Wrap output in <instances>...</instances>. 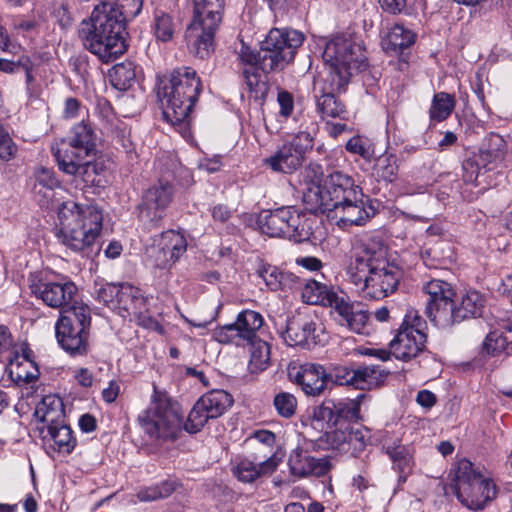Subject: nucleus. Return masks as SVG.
<instances>
[{
  "label": "nucleus",
  "mask_w": 512,
  "mask_h": 512,
  "mask_svg": "<svg viewBox=\"0 0 512 512\" xmlns=\"http://www.w3.org/2000/svg\"><path fill=\"white\" fill-rule=\"evenodd\" d=\"M347 275L366 296L382 299L395 292L403 270L382 242L371 239L354 248Z\"/></svg>",
  "instance_id": "1"
},
{
  "label": "nucleus",
  "mask_w": 512,
  "mask_h": 512,
  "mask_svg": "<svg viewBox=\"0 0 512 512\" xmlns=\"http://www.w3.org/2000/svg\"><path fill=\"white\" fill-rule=\"evenodd\" d=\"M124 22L116 0L101 1L94 7L90 22L83 23L80 36L84 46L102 62L114 61L126 50Z\"/></svg>",
  "instance_id": "2"
},
{
  "label": "nucleus",
  "mask_w": 512,
  "mask_h": 512,
  "mask_svg": "<svg viewBox=\"0 0 512 512\" xmlns=\"http://www.w3.org/2000/svg\"><path fill=\"white\" fill-rule=\"evenodd\" d=\"M201 92V80L190 67L174 69L169 77L161 80L158 98L163 116L183 136L189 134L190 113Z\"/></svg>",
  "instance_id": "3"
},
{
  "label": "nucleus",
  "mask_w": 512,
  "mask_h": 512,
  "mask_svg": "<svg viewBox=\"0 0 512 512\" xmlns=\"http://www.w3.org/2000/svg\"><path fill=\"white\" fill-rule=\"evenodd\" d=\"M57 218L59 242L72 251L88 255L102 230L103 215L99 207L67 200L58 205Z\"/></svg>",
  "instance_id": "4"
},
{
  "label": "nucleus",
  "mask_w": 512,
  "mask_h": 512,
  "mask_svg": "<svg viewBox=\"0 0 512 512\" xmlns=\"http://www.w3.org/2000/svg\"><path fill=\"white\" fill-rule=\"evenodd\" d=\"M303 41V33L297 30L273 28L262 41L257 53L243 40L236 46V53L243 67L259 66L264 73L276 72L293 61Z\"/></svg>",
  "instance_id": "5"
},
{
  "label": "nucleus",
  "mask_w": 512,
  "mask_h": 512,
  "mask_svg": "<svg viewBox=\"0 0 512 512\" xmlns=\"http://www.w3.org/2000/svg\"><path fill=\"white\" fill-rule=\"evenodd\" d=\"M322 58L330 67L332 90H343L355 73L367 67L363 43L352 33L339 34L326 41Z\"/></svg>",
  "instance_id": "6"
},
{
  "label": "nucleus",
  "mask_w": 512,
  "mask_h": 512,
  "mask_svg": "<svg viewBox=\"0 0 512 512\" xmlns=\"http://www.w3.org/2000/svg\"><path fill=\"white\" fill-rule=\"evenodd\" d=\"M451 473L454 493L467 509L483 510L497 498L498 487L493 479L468 459L459 460Z\"/></svg>",
  "instance_id": "7"
},
{
  "label": "nucleus",
  "mask_w": 512,
  "mask_h": 512,
  "mask_svg": "<svg viewBox=\"0 0 512 512\" xmlns=\"http://www.w3.org/2000/svg\"><path fill=\"white\" fill-rule=\"evenodd\" d=\"M225 0H193L192 19L185 33L189 51L205 59L214 51L215 34L222 22Z\"/></svg>",
  "instance_id": "8"
},
{
  "label": "nucleus",
  "mask_w": 512,
  "mask_h": 512,
  "mask_svg": "<svg viewBox=\"0 0 512 512\" xmlns=\"http://www.w3.org/2000/svg\"><path fill=\"white\" fill-rule=\"evenodd\" d=\"M364 197L362 189L354 180L340 171L328 174L321 183L312 182L303 192V201L308 210L325 213L336 205Z\"/></svg>",
  "instance_id": "9"
},
{
  "label": "nucleus",
  "mask_w": 512,
  "mask_h": 512,
  "mask_svg": "<svg viewBox=\"0 0 512 512\" xmlns=\"http://www.w3.org/2000/svg\"><path fill=\"white\" fill-rule=\"evenodd\" d=\"M138 421L152 440H175L180 432L181 417L173 406L170 397L154 387L148 407L138 416Z\"/></svg>",
  "instance_id": "10"
},
{
  "label": "nucleus",
  "mask_w": 512,
  "mask_h": 512,
  "mask_svg": "<svg viewBox=\"0 0 512 512\" xmlns=\"http://www.w3.org/2000/svg\"><path fill=\"white\" fill-rule=\"evenodd\" d=\"M262 323L259 322L258 326H251L249 322H229L218 325L213 329L212 337L222 344L233 343L237 346L249 344L248 369L251 373H259L268 367L270 360L269 345L256 334V330Z\"/></svg>",
  "instance_id": "11"
},
{
  "label": "nucleus",
  "mask_w": 512,
  "mask_h": 512,
  "mask_svg": "<svg viewBox=\"0 0 512 512\" xmlns=\"http://www.w3.org/2000/svg\"><path fill=\"white\" fill-rule=\"evenodd\" d=\"M95 134L92 127L85 122L75 125L68 136L55 141L52 154L59 170H74L73 160L85 156H94L96 152Z\"/></svg>",
  "instance_id": "12"
},
{
  "label": "nucleus",
  "mask_w": 512,
  "mask_h": 512,
  "mask_svg": "<svg viewBox=\"0 0 512 512\" xmlns=\"http://www.w3.org/2000/svg\"><path fill=\"white\" fill-rule=\"evenodd\" d=\"M301 297L307 304L334 309L345 320H367L371 316L366 304L352 302L346 296H338L316 280H308L304 284Z\"/></svg>",
  "instance_id": "13"
},
{
  "label": "nucleus",
  "mask_w": 512,
  "mask_h": 512,
  "mask_svg": "<svg viewBox=\"0 0 512 512\" xmlns=\"http://www.w3.org/2000/svg\"><path fill=\"white\" fill-rule=\"evenodd\" d=\"M96 298L123 319L132 316L140 318V310L145 305L139 290L126 284H104L97 289Z\"/></svg>",
  "instance_id": "14"
},
{
  "label": "nucleus",
  "mask_w": 512,
  "mask_h": 512,
  "mask_svg": "<svg viewBox=\"0 0 512 512\" xmlns=\"http://www.w3.org/2000/svg\"><path fill=\"white\" fill-rule=\"evenodd\" d=\"M187 250L184 234L175 230L162 232L148 249L151 264L159 269H170Z\"/></svg>",
  "instance_id": "15"
},
{
  "label": "nucleus",
  "mask_w": 512,
  "mask_h": 512,
  "mask_svg": "<svg viewBox=\"0 0 512 512\" xmlns=\"http://www.w3.org/2000/svg\"><path fill=\"white\" fill-rule=\"evenodd\" d=\"M174 189L167 181H159L143 194L139 204V218L144 223L156 225L173 200Z\"/></svg>",
  "instance_id": "16"
},
{
  "label": "nucleus",
  "mask_w": 512,
  "mask_h": 512,
  "mask_svg": "<svg viewBox=\"0 0 512 512\" xmlns=\"http://www.w3.org/2000/svg\"><path fill=\"white\" fill-rule=\"evenodd\" d=\"M423 291L427 295L424 315L429 320H447L451 317L455 291L446 281L433 279L427 282Z\"/></svg>",
  "instance_id": "17"
},
{
  "label": "nucleus",
  "mask_w": 512,
  "mask_h": 512,
  "mask_svg": "<svg viewBox=\"0 0 512 512\" xmlns=\"http://www.w3.org/2000/svg\"><path fill=\"white\" fill-rule=\"evenodd\" d=\"M282 338L289 346L324 345L329 341L324 322H280Z\"/></svg>",
  "instance_id": "18"
},
{
  "label": "nucleus",
  "mask_w": 512,
  "mask_h": 512,
  "mask_svg": "<svg viewBox=\"0 0 512 512\" xmlns=\"http://www.w3.org/2000/svg\"><path fill=\"white\" fill-rule=\"evenodd\" d=\"M426 335L420 327L403 322L395 337L390 341L391 354L398 360L409 361L423 351Z\"/></svg>",
  "instance_id": "19"
},
{
  "label": "nucleus",
  "mask_w": 512,
  "mask_h": 512,
  "mask_svg": "<svg viewBox=\"0 0 512 512\" xmlns=\"http://www.w3.org/2000/svg\"><path fill=\"white\" fill-rule=\"evenodd\" d=\"M288 376L308 396L321 395L327 386L326 370L320 364H290Z\"/></svg>",
  "instance_id": "20"
},
{
  "label": "nucleus",
  "mask_w": 512,
  "mask_h": 512,
  "mask_svg": "<svg viewBox=\"0 0 512 512\" xmlns=\"http://www.w3.org/2000/svg\"><path fill=\"white\" fill-rule=\"evenodd\" d=\"M325 213L339 227L347 228L365 224L375 215V209L371 204L366 203L363 197H356L355 201L346 200Z\"/></svg>",
  "instance_id": "21"
},
{
  "label": "nucleus",
  "mask_w": 512,
  "mask_h": 512,
  "mask_svg": "<svg viewBox=\"0 0 512 512\" xmlns=\"http://www.w3.org/2000/svg\"><path fill=\"white\" fill-rule=\"evenodd\" d=\"M90 322H56L55 334L59 345L71 355L87 351Z\"/></svg>",
  "instance_id": "22"
},
{
  "label": "nucleus",
  "mask_w": 512,
  "mask_h": 512,
  "mask_svg": "<svg viewBox=\"0 0 512 512\" xmlns=\"http://www.w3.org/2000/svg\"><path fill=\"white\" fill-rule=\"evenodd\" d=\"M32 293L52 308L69 304L77 292L76 285L69 280L39 281L31 286Z\"/></svg>",
  "instance_id": "23"
},
{
  "label": "nucleus",
  "mask_w": 512,
  "mask_h": 512,
  "mask_svg": "<svg viewBox=\"0 0 512 512\" xmlns=\"http://www.w3.org/2000/svg\"><path fill=\"white\" fill-rule=\"evenodd\" d=\"M291 475L297 478L308 476L320 477L325 475L331 468L330 460L326 457L315 458L307 451L294 449L288 459Z\"/></svg>",
  "instance_id": "24"
},
{
  "label": "nucleus",
  "mask_w": 512,
  "mask_h": 512,
  "mask_svg": "<svg viewBox=\"0 0 512 512\" xmlns=\"http://www.w3.org/2000/svg\"><path fill=\"white\" fill-rule=\"evenodd\" d=\"M93 157L94 156H85L79 160L75 159L73 160L75 165L74 171L73 169L71 171H61L67 175L79 178L85 186L103 188L109 182L108 172L104 163L102 161L93 160Z\"/></svg>",
  "instance_id": "25"
},
{
  "label": "nucleus",
  "mask_w": 512,
  "mask_h": 512,
  "mask_svg": "<svg viewBox=\"0 0 512 512\" xmlns=\"http://www.w3.org/2000/svg\"><path fill=\"white\" fill-rule=\"evenodd\" d=\"M288 208L286 237L295 242L309 240L314 235L316 213L311 210H309L310 213L303 212L294 206H288Z\"/></svg>",
  "instance_id": "26"
},
{
  "label": "nucleus",
  "mask_w": 512,
  "mask_h": 512,
  "mask_svg": "<svg viewBox=\"0 0 512 512\" xmlns=\"http://www.w3.org/2000/svg\"><path fill=\"white\" fill-rule=\"evenodd\" d=\"M487 316L486 298L476 290L468 291L459 305L453 306L451 317L460 320H473Z\"/></svg>",
  "instance_id": "27"
},
{
  "label": "nucleus",
  "mask_w": 512,
  "mask_h": 512,
  "mask_svg": "<svg viewBox=\"0 0 512 512\" xmlns=\"http://www.w3.org/2000/svg\"><path fill=\"white\" fill-rule=\"evenodd\" d=\"M262 162L273 172L289 174L302 165L303 159L298 152L285 142L273 155L264 158Z\"/></svg>",
  "instance_id": "28"
},
{
  "label": "nucleus",
  "mask_w": 512,
  "mask_h": 512,
  "mask_svg": "<svg viewBox=\"0 0 512 512\" xmlns=\"http://www.w3.org/2000/svg\"><path fill=\"white\" fill-rule=\"evenodd\" d=\"M337 441L335 449L341 452H350L353 456H357L366 447L370 435L369 431L364 428L351 429L349 431L336 430L330 436Z\"/></svg>",
  "instance_id": "29"
},
{
  "label": "nucleus",
  "mask_w": 512,
  "mask_h": 512,
  "mask_svg": "<svg viewBox=\"0 0 512 512\" xmlns=\"http://www.w3.org/2000/svg\"><path fill=\"white\" fill-rule=\"evenodd\" d=\"M507 152V143L499 134H490L477 155L481 166L486 170H493L504 159Z\"/></svg>",
  "instance_id": "30"
},
{
  "label": "nucleus",
  "mask_w": 512,
  "mask_h": 512,
  "mask_svg": "<svg viewBox=\"0 0 512 512\" xmlns=\"http://www.w3.org/2000/svg\"><path fill=\"white\" fill-rule=\"evenodd\" d=\"M234 476L241 482L251 483L257 478L272 474L275 471L273 461H265L259 465L250 457H240L232 468Z\"/></svg>",
  "instance_id": "31"
},
{
  "label": "nucleus",
  "mask_w": 512,
  "mask_h": 512,
  "mask_svg": "<svg viewBox=\"0 0 512 512\" xmlns=\"http://www.w3.org/2000/svg\"><path fill=\"white\" fill-rule=\"evenodd\" d=\"M256 274L271 291L284 290L291 287L295 281L294 274L284 272L276 266L263 262L258 265Z\"/></svg>",
  "instance_id": "32"
},
{
  "label": "nucleus",
  "mask_w": 512,
  "mask_h": 512,
  "mask_svg": "<svg viewBox=\"0 0 512 512\" xmlns=\"http://www.w3.org/2000/svg\"><path fill=\"white\" fill-rule=\"evenodd\" d=\"M288 216V206L265 212L259 219L262 232L270 237H286Z\"/></svg>",
  "instance_id": "33"
},
{
  "label": "nucleus",
  "mask_w": 512,
  "mask_h": 512,
  "mask_svg": "<svg viewBox=\"0 0 512 512\" xmlns=\"http://www.w3.org/2000/svg\"><path fill=\"white\" fill-rule=\"evenodd\" d=\"M340 90H332V79H330V88L328 92H323L320 96L316 97V109L321 115L322 119L339 118L341 120L347 119L348 112L344 104L339 101L334 92Z\"/></svg>",
  "instance_id": "34"
},
{
  "label": "nucleus",
  "mask_w": 512,
  "mask_h": 512,
  "mask_svg": "<svg viewBox=\"0 0 512 512\" xmlns=\"http://www.w3.org/2000/svg\"><path fill=\"white\" fill-rule=\"evenodd\" d=\"M21 355L18 349H15L14 358L9 361V370L11 377L17 382L29 383L36 378V373L29 372L25 369L26 365L33 366L32 351L28 345L23 343L20 346Z\"/></svg>",
  "instance_id": "35"
},
{
  "label": "nucleus",
  "mask_w": 512,
  "mask_h": 512,
  "mask_svg": "<svg viewBox=\"0 0 512 512\" xmlns=\"http://www.w3.org/2000/svg\"><path fill=\"white\" fill-rule=\"evenodd\" d=\"M387 373L378 366H360L355 369L353 387L360 390H371L382 385Z\"/></svg>",
  "instance_id": "36"
},
{
  "label": "nucleus",
  "mask_w": 512,
  "mask_h": 512,
  "mask_svg": "<svg viewBox=\"0 0 512 512\" xmlns=\"http://www.w3.org/2000/svg\"><path fill=\"white\" fill-rule=\"evenodd\" d=\"M47 432L58 452L70 454L74 450L76 439L71 428L65 425L63 420L47 425Z\"/></svg>",
  "instance_id": "37"
},
{
  "label": "nucleus",
  "mask_w": 512,
  "mask_h": 512,
  "mask_svg": "<svg viewBox=\"0 0 512 512\" xmlns=\"http://www.w3.org/2000/svg\"><path fill=\"white\" fill-rule=\"evenodd\" d=\"M36 183L34 185L35 194L42 195L39 199L41 206L48 207L54 195V188L59 186V181L52 170L39 168L35 173Z\"/></svg>",
  "instance_id": "38"
},
{
  "label": "nucleus",
  "mask_w": 512,
  "mask_h": 512,
  "mask_svg": "<svg viewBox=\"0 0 512 512\" xmlns=\"http://www.w3.org/2000/svg\"><path fill=\"white\" fill-rule=\"evenodd\" d=\"M210 416L218 418L223 415L233 403L232 396L224 390H211L199 398Z\"/></svg>",
  "instance_id": "39"
},
{
  "label": "nucleus",
  "mask_w": 512,
  "mask_h": 512,
  "mask_svg": "<svg viewBox=\"0 0 512 512\" xmlns=\"http://www.w3.org/2000/svg\"><path fill=\"white\" fill-rule=\"evenodd\" d=\"M35 415L47 425L62 421L64 418L62 400L54 395L45 396L37 406Z\"/></svg>",
  "instance_id": "40"
},
{
  "label": "nucleus",
  "mask_w": 512,
  "mask_h": 512,
  "mask_svg": "<svg viewBox=\"0 0 512 512\" xmlns=\"http://www.w3.org/2000/svg\"><path fill=\"white\" fill-rule=\"evenodd\" d=\"M137 66L132 61L116 64L109 71L111 84L118 90L129 89L136 80Z\"/></svg>",
  "instance_id": "41"
},
{
  "label": "nucleus",
  "mask_w": 512,
  "mask_h": 512,
  "mask_svg": "<svg viewBox=\"0 0 512 512\" xmlns=\"http://www.w3.org/2000/svg\"><path fill=\"white\" fill-rule=\"evenodd\" d=\"M179 483L175 479H167L158 484L141 488L136 496L140 502H151L169 497L176 491Z\"/></svg>",
  "instance_id": "42"
},
{
  "label": "nucleus",
  "mask_w": 512,
  "mask_h": 512,
  "mask_svg": "<svg viewBox=\"0 0 512 512\" xmlns=\"http://www.w3.org/2000/svg\"><path fill=\"white\" fill-rule=\"evenodd\" d=\"M100 114L106 121V129L115 133L116 137L121 142V145L128 150L131 146V141L129 139V130L127 126L115 116L108 103L103 104Z\"/></svg>",
  "instance_id": "43"
},
{
  "label": "nucleus",
  "mask_w": 512,
  "mask_h": 512,
  "mask_svg": "<svg viewBox=\"0 0 512 512\" xmlns=\"http://www.w3.org/2000/svg\"><path fill=\"white\" fill-rule=\"evenodd\" d=\"M312 418L321 424V428H331L338 424L336 400L325 399L319 406L313 409Z\"/></svg>",
  "instance_id": "44"
},
{
  "label": "nucleus",
  "mask_w": 512,
  "mask_h": 512,
  "mask_svg": "<svg viewBox=\"0 0 512 512\" xmlns=\"http://www.w3.org/2000/svg\"><path fill=\"white\" fill-rule=\"evenodd\" d=\"M455 107V99L452 95L440 92L435 94L430 107V117L435 121H443L452 113Z\"/></svg>",
  "instance_id": "45"
},
{
  "label": "nucleus",
  "mask_w": 512,
  "mask_h": 512,
  "mask_svg": "<svg viewBox=\"0 0 512 512\" xmlns=\"http://www.w3.org/2000/svg\"><path fill=\"white\" fill-rule=\"evenodd\" d=\"M153 30L159 41L167 42L173 38L176 30V23L173 21L171 15L163 11H157L155 13Z\"/></svg>",
  "instance_id": "46"
},
{
  "label": "nucleus",
  "mask_w": 512,
  "mask_h": 512,
  "mask_svg": "<svg viewBox=\"0 0 512 512\" xmlns=\"http://www.w3.org/2000/svg\"><path fill=\"white\" fill-rule=\"evenodd\" d=\"M210 419L213 418L210 416L202 402L198 399L187 417L184 428L189 433H197Z\"/></svg>",
  "instance_id": "47"
},
{
  "label": "nucleus",
  "mask_w": 512,
  "mask_h": 512,
  "mask_svg": "<svg viewBox=\"0 0 512 512\" xmlns=\"http://www.w3.org/2000/svg\"><path fill=\"white\" fill-rule=\"evenodd\" d=\"M387 453L394 467L400 473L410 472L413 465L411 449L404 445H397L387 449Z\"/></svg>",
  "instance_id": "48"
},
{
  "label": "nucleus",
  "mask_w": 512,
  "mask_h": 512,
  "mask_svg": "<svg viewBox=\"0 0 512 512\" xmlns=\"http://www.w3.org/2000/svg\"><path fill=\"white\" fill-rule=\"evenodd\" d=\"M364 399V395H360L355 399L336 400L338 421L349 420L354 421L360 418V404Z\"/></svg>",
  "instance_id": "49"
},
{
  "label": "nucleus",
  "mask_w": 512,
  "mask_h": 512,
  "mask_svg": "<svg viewBox=\"0 0 512 512\" xmlns=\"http://www.w3.org/2000/svg\"><path fill=\"white\" fill-rule=\"evenodd\" d=\"M415 38L416 34L413 31L400 24H395L388 33V41L395 50L409 47L414 43Z\"/></svg>",
  "instance_id": "50"
},
{
  "label": "nucleus",
  "mask_w": 512,
  "mask_h": 512,
  "mask_svg": "<svg viewBox=\"0 0 512 512\" xmlns=\"http://www.w3.org/2000/svg\"><path fill=\"white\" fill-rule=\"evenodd\" d=\"M398 170V158L394 154L382 155L377 161L378 175L388 182H393L396 180L398 176Z\"/></svg>",
  "instance_id": "51"
},
{
  "label": "nucleus",
  "mask_w": 512,
  "mask_h": 512,
  "mask_svg": "<svg viewBox=\"0 0 512 512\" xmlns=\"http://www.w3.org/2000/svg\"><path fill=\"white\" fill-rule=\"evenodd\" d=\"M274 407L280 416L290 418L296 412L297 400L293 394L281 392L274 397Z\"/></svg>",
  "instance_id": "52"
},
{
  "label": "nucleus",
  "mask_w": 512,
  "mask_h": 512,
  "mask_svg": "<svg viewBox=\"0 0 512 512\" xmlns=\"http://www.w3.org/2000/svg\"><path fill=\"white\" fill-rule=\"evenodd\" d=\"M259 66H248L242 67V77L243 80L251 93H255V96H258V93L262 92L264 88V82L261 79Z\"/></svg>",
  "instance_id": "53"
},
{
  "label": "nucleus",
  "mask_w": 512,
  "mask_h": 512,
  "mask_svg": "<svg viewBox=\"0 0 512 512\" xmlns=\"http://www.w3.org/2000/svg\"><path fill=\"white\" fill-rule=\"evenodd\" d=\"M327 384L332 382L337 385L353 386L355 369H349L345 366H335L329 372L326 371Z\"/></svg>",
  "instance_id": "54"
},
{
  "label": "nucleus",
  "mask_w": 512,
  "mask_h": 512,
  "mask_svg": "<svg viewBox=\"0 0 512 512\" xmlns=\"http://www.w3.org/2000/svg\"><path fill=\"white\" fill-rule=\"evenodd\" d=\"M247 446L252 450L251 454L248 457L253 459L259 465H262V463L265 461H273L275 464V470L277 469L280 460L276 457L275 453L273 452V448L255 444H247Z\"/></svg>",
  "instance_id": "55"
},
{
  "label": "nucleus",
  "mask_w": 512,
  "mask_h": 512,
  "mask_svg": "<svg viewBox=\"0 0 512 512\" xmlns=\"http://www.w3.org/2000/svg\"><path fill=\"white\" fill-rule=\"evenodd\" d=\"M314 136L312 132L300 131L287 143L304 158V154L307 150L313 146Z\"/></svg>",
  "instance_id": "56"
},
{
  "label": "nucleus",
  "mask_w": 512,
  "mask_h": 512,
  "mask_svg": "<svg viewBox=\"0 0 512 512\" xmlns=\"http://www.w3.org/2000/svg\"><path fill=\"white\" fill-rule=\"evenodd\" d=\"M508 342H512V338H509L507 335H504L503 333L493 331L487 335L483 343V346L488 353L494 354L497 351L503 349Z\"/></svg>",
  "instance_id": "57"
},
{
  "label": "nucleus",
  "mask_w": 512,
  "mask_h": 512,
  "mask_svg": "<svg viewBox=\"0 0 512 512\" xmlns=\"http://www.w3.org/2000/svg\"><path fill=\"white\" fill-rule=\"evenodd\" d=\"M16 151V145L13 143L9 134L0 125V158L8 161L15 156Z\"/></svg>",
  "instance_id": "58"
},
{
  "label": "nucleus",
  "mask_w": 512,
  "mask_h": 512,
  "mask_svg": "<svg viewBox=\"0 0 512 512\" xmlns=\"http://www.w3.org/2000/svg\"><path fill=\"white\" fill-rule=\"evenodd\" d=\"M346 149L350 153L360 155L363 158L370 156L368 141L360 136H354L346 143Z\"/></svg>",
  "instance_id": "59"
},
{
  "label": "nucleus",
  "mask_w": 512,
  "mask_h": 512,
  "mask_svg": "<svg viewBox=\"0 0 512 512\" xmlns=\"http://www.w3.org/2000/svg\"><path fill=\"white\" fill-rule=\"evenodd\" d=\"M246 444L264 445L273 448L275 434L268 430H257L247 438Z\"/></svg>",
  "instance_id": "60"
},
{
  "label": "nucleus",
  "mask_w": 512,
  "mask_h": 512,
  "mask_svg": "<svg viewBox=\"0 0 512 512\" xmlns=\"http://www.w3.org/2000/svg\"><path fill=\"white\" fill-rule=\"evenodd\" d=\"M277 102L279 104L280 116L287 118L294 110V99L291 93L286 90H280L277 94Z\"/></svg>",
  "instance_id": "61"
},
{
  "label": "nucleus",
  "mask_w": 512,
  "mask_h": 512,
  "mask_svg": "<svg viewBox=\"0 0 512 512\" xmlns=\"http://www.w3.org/2000/svg\"><path fill=\"white\" fill-rule=\"evenodd\" d=\"M77 320H91V309L83 301L75 300L66 310Z\"/></svg>",
  "instance_id": "62"
},
{
  "label": "nucleus",
  "mask_w": 512,
  "mask_h": 512,
  "mask_svg": "<svg viewBox=\"0 0 512 512\" xmlns=\"http://www.w3.org/2000/svg\"><path fill=\"white\" fill-rule=\"evenodd\" d=\"M482 168L478 156L475 159H467L463 163V170L465 172V181L472 182L476 180L480 169Z\"/></svg>",
  "instance_id": "63"
},
{
  "label": "nucleus",
  "mask_w": 512,
  "mask_h": 512,
  "mask_svg": "<svg viewBox=\"0 0 512 512\" xmlns=\"http://www.w3.org/2000/svg\"><path fill=\"white\" fill-rule=\"evenodd\" d=\"M350 331L361 335L368 336L373 331L371 322H342Z\"/></svg>",
  "instance_id": "64"
}]
</instances>
